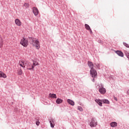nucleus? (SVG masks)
Here are the masks:
<instances>
[{
    "instance_id": "1",
    "label": "nucleus",
    "mask_w": 129,
    "mask_h": 129,
    "mask_svg": "<svg viewBox=\"0 0 129 129\" xmlns=\"http://www.w3.org/2000/svg\"><path fill=\"white\" fill-rule=\"evenodd\" d=\"M31 44L33 47H35L36 49H40V41H39V40L36 38L32 39Z\"/></svg>"
},
{
    "instance_id": "2",
    "label": "nucleus",
    "mask_w": 129,
    "mask_h": 129,
    "mask_svg": "<svg viewBox=\"0 0 129 129\" xmlns=\"http://www.w3.org/2000/svg\"><path fill=\"white\" fill-rule=\"evenodd\" d=\"M95 101L97 102V103H98V104H99L100 106H102V102H103V103H106V104H109V101H108L107 99H96Z\"/></svg>"
},
{
    "instance_id": "3",
    "label": "nucleus",
    "mask_w": 129,
    "mask_h": 129,
    "mask_svg": "<svg viewBox=\"0 0 129 129\" xmlns=\"http://www.w3.org/2000/svg\"><path fill=\"white\" fill-rule=\"evenodd\" d=\"M25 65H26V67L28 70H34V67L33 63L28 61H25Z\"/></svg>"
},
{
    "instance_id": "4",
    "label": "nucleus",
    "mask_w": 129,
    "mask_h": 129,
    "mask_svg": "<svg viewBox=\"0 0 129 129\" xmlns=\"http://www.w3.org/2000/svg\"><path fill=\"white\" fill-rule=\"evenodd\" d=\"M20 44L23 46V47H27L28 45H29V43L28 42V40L25 38H23L21 39Z\"/></svg>"
},
{
    "instance_id": "5",
    "label": "nucleus",
    "mask_w": 129,
    "mask_h": 129,
    "mask_svg": "<svg viewBox=\"0 0 129 129\" xmlns=\"http://www.w3.org/2000/svg\"><path fill=\"white\" fill-rule=\"evenodd\" d=\"M91 76L93 77V78H95L96 76H97V72L94 69H91V70L90 71Z\"/></svg>"
},
{
    "instance_id": "6",
    "label": "nucleus",
    "mask_w": 129,
    "mask_h": 129,
    "mask_svg": "<svg viewBox=\"0 0 129 129\" xmlns=\"http://www.w3.org/2000/svg\"><path fill=\"white\" fill-rule=\"evenodd\" d=\"M90 125L91 127H94L97 125V121H96L95 118H92V121L90 123Z\"/></svg>"
},
{
    "instance_id": "7",
    "label": "nucleus",
    "mask_w": 129,
    "mask_h": 129,
    "mask_svg": "<svg viewBox=\"0 0 129 129\" xmlns=\"http://www.w3.org/2000/svg\"><path fill=\"white\" fill-rule=\"evenodd\" d=\"M15 23L18 27H21V26H22V22H21V20L19 19H15Z\"/></svg>"
},
{
    "instance_id": "8",
    "label": "nucleus",
    "mask_w": 129,
    "mask_h": 129,
    "mask_svg": "<svg viewBox=\"0 0 129 129\" xmlns=\"http://www.w3.org/2000/svg\"><path fill=\"white\" fill-rule=\"evenodd\" d=\"M85 27L88 31H89L91 35L93 34V32H92V30H91V28H90V26L88 25V24H85Z\"/></svg>"
},
{
    "instance_id": "9",
    "label": "nucleus",
    "mask_w": 129,
    "mask_h": 129,
    "mask_svg": "<svg viewBox=\"0 0 129 129\" xmlns=\"http://www.w3.org/2000/svg\"><path fill=\"white\" fill-rule=\"evenodd\" d=\"M33 12L35 16H38V15H39V10H38V8L36 7H33Z\"/></svg>"
},
{
    "instance_id": "10",
    "label": "nucleus",
    "mask_w": 129,
    "mask_h": 129,
    "mask_svg": "<svg viewBox=\"0 0 129 129\" xmlns=\"http://www.w3.org/2000/svg\"><path fill=\"white\" fill-rule=\"evenodd\" d=\"M68 103H69V104H70L71 105H72V106H74V105H75V102H74L73 101V100L69 99L67 100Z\"/></svg>"
},
{
    "instance_id": "11",
    "label": "nucleus",
    "mask_w": 129,
    "mask_h": 129,
    "mask_svg": "<svg viewBox=\"0 0 129 129\" xmlns=\"http://www.w3.org/2000/svg\"><path fill=\"white\" fill-rule=\"evenodd\" d=\"M26 61H19V65L21 66V67H22L23 68H25L26 66V64H25Z\"/></svg>"
},
{
    "instance_id": "12",
    "label": "nucleus",
    "mask_w": 129,
    "mask_h": 129,
    "mask_svg": "<svg viewBox=\"0 0 129 129\" xmlns=\"http://www.w3.org/2000/svg\"><path fill=\"white\" fill-rule=\"evenodd\" d=\"M99 91L101 94H104V93L106 92V90H105V88H100Z\"/></svg>"
},
{
    "instance_id": "13",
    "label": "nucleus",
    "mask_w": 129,
    "mask_h": 129,
    "mask_svg": "<svg viewBox=\"0 0 129 129\" xmlns=\"http://www.w3.org/2000/svg\"><path fill=\"white\" fill-rule=\"evenodd\" d=\"M7 78V75L3 73V72H0V78Z\"/></svg>"
},
{
    "instance_id": "14",
    "label": "nucleus",
    "mask_w": 129,
    "mask_h": 129,
    "mask_svg": "<svg viewBox=\"0 0 129 129\" xmlns=\"http://www.w3.org/2000/svg\"><path fill=\"white\" fill-rule=\"evenodd\" d=\"M110 126L111 127H115L117 126V123L116 122H112L110 123Z\"/></svg>"
},
{
    "instance_id": "15",
    "label": "nucleus",
    "mask_w": 129,
    "mask_h": 129,
    "mask_svg": "<svg viewBox=\"0 0 129 129\" xmlns=\"http://www.w3.org/2000/svg\"><path fill=\"white\" fill-rule=\"evenodd\" d=\"M116 54L118 55V56H120V57H123V53L120 51H116Z\"/></svg>"
},
{
    "instance_id": "16",
    "label": "nucleus",
    "mask_w": 129,
    "mask_h": 129,
    "mask_svg": "<svg viewBox=\"0 0 129 129\" xmlns=\"http://www.w3.org/2000/svg\"><path fill=\"white\" fill-rule=\"evenodd\" d=\"M88 65L90 67V68H91V69H93V63H92V62L89 61L88 62Z\"/></svg>"
},
{
    "instance_id": "17",
    "label": "nucleus",
    "mask_w": 129,
    "mask_h": 129,
    "mask_svg": "<svg viewBox=\"0 0 129 129\" xmlns=\"http://www.w3.org/2000/svg\"><path fill=\"white\" fill-rule=\"evenodd\" d=\"M62 102H63V100L61 99L57 98L56 100V103H57V104H60L62 103Z\"/></svg>"
},
{
    "instance_id": "18",
    "label": "nucleus",
    "mask_w": 129,
    "mask_h": 129,
    "mask_svg": "<svg viewBox=\"0 0 129 129\" xmlns=\"http://www.w3.org/2000/svg\"><path fill=\"white\" fill-rule=\"evenodd\" d=\"M33 67H35V66H39V65H40V64L39 63V62H38V61H35V60H33Z\"/></svg>"
},
{
    "instance_id": "19",
    "label": "nucleus",
    "mask_w": 129,
    "mask_h": 129,
    "mask_svg": "<svg viewBox=\"0 0 129 129\" xmlns=\"http://www.w3.org/2000/svg\"><path fill=\"white\" fill-rule=\"evenodd\" d=\"M49 97H50L51 98H57V96L55 94L50 93L49 94Z\"/></svg>"
},
{
    "instance_id": "20",
    "label": "nucleus",
    "mask_w": 129,
    "mask_h": 129,
    "mask_svg": "<svg viewBox=\"0 0 129 129\" xmlns=\"http://www.w3.org/2000/svg\"><path fill=\"white\" fill-rule=\"evenodd\" d=\"M3 45H4V40H3V38L2 37H0V48H2Z\"/></svg>"
},
{
    "instance_id": "21",
    "label": "nucleus",
    "mask_w": 129,
    "mask_h": 129,
    "mask_svg": "<svg viewBox=\"0 0 129 129\" xmlns=\"http://www.w3.org/2000/svg\"><path fill=\"white\" fill-rule=\"evenodd\" d=\"M18 75H22L23 74V71H22V69H19L18 71Z\"/></svg>"
},
{
    "instance_id": "22",
    "label": "nucleus",
    "mask_w": 129,
    "mask_h": 129,
    "mask_svg": "<svg viewBox=\"0 0 129 129\" xmlns=\"http://www.w3.org/2000/svg\"><path fill=\"white\" fill-rule=\"evenodd\" d=\"M24 6L26 8V9H28V8H29V7H30V5L28 3H25L24 5Z\"/></svg>"
},
{
    "instance_id": "23",
    "label": "nucleus",
    "mask_w": 129,
    "mask_h": 129,
    "mask_svg": "<svg viewBox=\"0 0 129 129\" xmlns=\"http://www.w3.org/2000/svg\"><path fill=\"white\" fill-rule=\"evenodd\" d=\"M78 110H80V111H83V108H82L81 106H78Z\"/></svg>"
},
{
    "instance_id": "24",
    "label": "nucleus",
    "mask_w": 129,
    "mask_h": 129,
    "mask_svg": "<svg viewBox=\"0 0 129 129\" xmlns=\"http://www.w3.org/2000/svg\"><path fill=\"white\" fill-rule=\"evenodd\" d=\"M49 122H50V126H51V127H52V128H53L54 125V123L52 122V121H49Z\"/></svg>"
},
{
    "instance_id": "25",
    "label": "nucleus",
    "mask_w": 129,
    "mask_h": 129,
    "mask_svg": "<svg viewBox=\"0 0 129 129\" xmlns=\"http://www.w3.org/2000/svg\"><path fill=\"white\" fill-rule=\"evenodd\" d=\"M125 54L127 58H128V59H129V52L128 51H125Z\"/></svg>"
},
{
    "instance_id": "26",
    "label": "nucleus",
    "mask_w": 129,
    "mask_h": 129,
    "mask_svg": "<svg viewBox=\"0 0 129 129\" xmlns=\"http://www.w3.org/2000/svg\"><path fill=\"white\" fill-rule=\"evenodd\" d=\"M123 45H124V46H125V47L126 48H129V45L127 44V43L124 42Z\"/></svg>"
},
{
    "instance_id": "27",
    "label": "nucleus",
    "mask_w": 129,
    "mask_h": 129,
    "mask_svg": "<svg viewBox=\"0 0 129 129\" xmlns=\"http://www.w3.org/2000/svg\"><path fill=\"white\" fill-rule=\"evenodd\" d=\"M50 121H51L52 123H54L55 122V120L54 119H52L51 120H50Z\"/></svg>"
},
{
    "instance_id": "28",
    "label": "nucleus",
    "mask_w": 129,
    "mask_h": 129,
    "mask_svg": "<svg viewBox=\"0 0 129 129\" xmlns=\"http://www.w3.org/2000/svg\"><path fill=\"white\" fill-rule=\"evenodd\" d=\"M36 124L37 125H39V124H40V122H39V121H36Z\"/></svg>"
},
{
    "instance_id": "29",
    "label": "nucleus",
    "mask_w": 129,
    "mask_h": 129,
    "mask_svg": "<svg viewBox=\"0 0 129 129\" xmlns=\"http://www.w3.org/2000/svg\"><path fill=\"white\" fill-rule=\"evenodd\" d=\"M114 99H115V100H116V101H117V99H116V98H114Z\"/></svg>"
},
{
    "instance_id": "30",
    "label": "nucleus",
    "mask_w": 129,
    "mask_h": 129,
    "mask_svg": "<svg viewBox=\"0 0 129 129\" xmlns=\"http://www.w3.org/2000/svg\"><path fill=\"white\" fill-rule=\"evenodd\" d=\"M93 82H94V79H93Z\"/></svg>"
}]
</instances>
